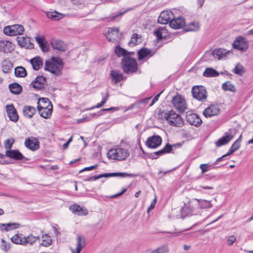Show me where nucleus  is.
<instances>
[{"label":"nucleus","mask_w":253,"mask_h":253,"mask_svg":"<svg viewBox=\"0 0 253 253\" xmlns=\"http://www.w3.org/2000/svg\"><path fill=\"white\" fill-rule=\"evenodd\" d=\"M62 69L63 61L59 58L52 57L51 60L45 61L44 70L50 72L55 76L61 75Z\"/></svg>","instance_id":"f257e3e1"},{"label":"nucleus","mask_w":253,"mask_h":253,"mask_svg":"<svg viewBox=\"0 0 253 253\" xmlns=\"http://www.w3.org/2000/svg\"><path fill=\"white\" fill-rule=\"evenodd\" d=\"M161 115L162 117L167 120L171 126L181 127L184 125V121L181 117L173 110L163 111Z\"/></svg>","instance_id":"f03ea898"},{"label":"nucleus","mask_w":253,"mask_h":253,"mask_svg":"<svg viewBox=\"0 0 253 253\" xmlns=\"http://www.w3.org/2000/svg\"><path fill=\"white\" fill-rule=\"evenodd\" d=\"M121 65L123 71L126 74H132L137 70V63L136 60L130 56H126L123 57Z\"/></svg>","instance_id":"7ed1b4c3"},{"label":"nucleus","mask_w":253,"mask_h":253,"mask_svg":"<svg viewBox=\"0 0 253 253\" xmlns=\"http://www.w3.org/2000/svg\"><path fill=\"white\" fill-rule=\"evenodd\" d=\"M129 155V152L123 148L112 149L109 151L107 156L109 159L123 161L126 160Z\"/></svg>","instance_id":"20e7f679"},{"label":"nucleus","mask_w":253,"mask_h":253,"mask_svg":"<svg viewBox=\"0 0 253 253\" xmlns=\"http://www.w3.org/2000/svg\"><path fill=\"white\" fill-rule=\"evenodd\" d=\"M193 97L201 101H205L207 98V93L205 87L202 85H197L193 87L192 89Z\"/></svg>","instance_id":"39448f33"},{"label":"nucleus","mask_w":253,"mask_h":253,"mask_svg":"<svg viewBox=\"0 0 253 253\" xmlns=\"http://www.w3.org/2000/svg\"><path fill=\"white\" fill-rule=\"evenodd\" d=\"M172 103L173 106L180 112L183 113L187 109L185 99L179 94L173 97Z\"/></svg>","instance_id":"423d86ee"},{"label":"nucleus","mask_w":253,"mask_h":253,"mask_svg":"<svg viewBox=\"0 0 253 253\" xmlns=\"http://www.w3.org/2000/svg\"><path fill=\"white\" fill-rule=\"evenodd\" d=\"M24 31V28L21 25L15 24L7 26L4 28L3 33L8 36L22 35Z\"/></svg>","instance_id":"0eeeda50"},{"label":"nucleus","mask_w":253,"mask_h":253,"mask_svg":"<svg viewBox=\"0 0 253 253\" xmlns=\"http://www.w3.org/2000/svg\"><path fill=\"white\" fill-rule=\"evenodd\" d=\"M232 45L234 48L244 52L249 47V42L246 38L239 36L236 38Z\"/></svg>","instance_id":"6e6552de"},{"label":"nucleus","mask_w":253,"mask_h":253,"mask_svg":"<svg viewBox=\"0 0 253 253\" xmlns=\"http://www.w3.org/2000/svg\"><path fill=\"white\" fill-rule=\"evenodd\" d=\"M47 85L46 78L43 76H38L30 84V87L36 90L45 88Z\"/></svg>","instance_id":"1a4fd4ad"},{"label":"nucleus","mask_w":253,"mask_h":253,"mask_svg":"<svg viewBox=\"0 0 253 253\" xmlns=\"http://www.w3.org/2000/svg\"><path fill=\"white\" fill-rule=\"evenodd\" d=\"M174 18L173 13L169 10L162 11L158 19V21L162 24H169L170 21Z\"/></svg>","instance_id":"9d476101"},{"label":"nucleus","mask_w":253,"mask_h":253,"mask_svg":"<svg viewBox=\"0 0 253 253\" xmlns=\"http://www.w3.org/2000/svg\"><path fill=\"white\" fill-rule=\"evenodd\" d=\"M162 138L159 135H153L148 138L146 142V146L150 148H157L162 144Z\"/></svg>","instance_id":"9b49d317"},{"label":"nucleus","mask_w":253,"mask_h":253,"mask_svg":"<svg viewBox=\"0 0 253 253\" xmlns=\"http://www.w3.org/2000/svg\"><path fill=\"white\" fill-rule=\"evenodd\" d=\"M220 108L217 105L211 104L203 111L205 117H211L217 115L220 112Z\"/></svg>","instance_id":"f8f14e48"},{"label":"nucleus","mask_w":253,"mask_h":253,"mask_svg":"<svg viewBox=\"0 0 253 253\" xmlns=\"http://www.w3.org/2000/svg\"><path fill=\"white\" fill-rule=\"evenodd\" d=\"M175 146V145H171L167 143L163 149L154 153H151L149 157L152 159H156L165 154L171 152L172 151V147Z\"/></svg>","instance_id":"ddd939ff"},{"label":"nucleus","mask_w":253,"mask_h":253,"mask_svg":"<svg viewBox=\"0 0 253 253\" xmlns=\"http://www.w3.org/2000/svg\"><path fill=\"white\" fill-rule=\"evenodd\" d=\"M185 25V19L182 17L174 18L170 21L169 26L172 29H179Z\"/></svg>","instance_id":"4468645a"},{"label":"nucleus","mask_w":253,"mask_h":253,"mask_svg":"<svg viewBox=\"0 0 253 253\" xmlns=\"http://www.w3.org/2000/svg\"><path fill=\"white\" fill-rule=\"evenodd\" d=\"M187 121L193 126H198L202 123V121L200 117L196 114H191L187 112Z\"/></svg>","instance_id":"2eb2a0df"},{"label":"nucleus","mask_w":253,"mask_h":253,"mask_svg":"<svg viewBox=\"0 0 253 253\" xmlns=\"http://www.w3.org/2000/svg\"><path fill=\"white\" fill-rule=\"evenodd\" d=\"M6 110L9 119L13 122H17L19 117L14 106L12 104L7 105Z\"/></svg>","instance_id":"dca6fc26"},{"label":"nucleus","mask_w":253,"mask_h":253,"mask_svg":"<svg viewBox=\"0 0 253 253\" xmlns=\"http://www.w3.org/2000/svg\"><path fill=\"white\" fill-rule=\"evenodd\" d=\"M229 51H227L225 49L219 48L214 49L210 53L214 58H217L218 60L225 59Z\"/></svg>","instance_id":"f3484780"},{"label":"nucleus","mask_w":253,"mask_h":253,"mask_svg":"<svg viewBox=\"0 0 253 253\" xmlns=\"http://www.w3.org/2000/svg\"><path fill=\"white\" fill-rule=\"evenodd\" d=\"M25 145L28 149L35 151L39 148V142L35 138H27L25 141Z\"/></svg>","instance_id":"a211bd4d"},{"label":"nucleus","mask_w":253,"mask_h":253,"mask_svg":"<svg viewBox=\"0 0 253 253\" xmlns=\"http://www.w3.org/2000/svg\"><path fill=\"white\" fill-rule=\"evenodd\" d=\"M69 209L75 214L78 215H85L88 213L86 209L77 205H73L70 206Z\"/></svg>","instance_id":"6ab92c4d"},{"label":"nucleus","mask_w":253,"mask_h":253,"mask_svg":"<svg viewBox=\"0 0 253 253\" xmlns=\"http://www.w3.org/2000/svg\"><path fill=\"white\" fill-rule=\"evenodd\" d=\"M5 156L15 160H21L24 158L22 153L17 150H7Z\"/></svg>","instance_id":"aec40b11"},{"label":"nucleus","mask_w":253,"mask_h":253,"mask_svg":"<svg viewBox=\"0 0 253 253\" xmlns=\"http://www.w3.org/2000/svg\"><path fill=\"white\" fill-rule=\"evenodd\" d=\"M233 135L231 134L226 133L225 135L221 137L216 141L215 144L218 147L226 145L233 138Z\"/></svg>","instance_id":"412c9836"},{"label":"nucleus","mask_w":253,"mask_h":253,"mask_svg":"<svg viewBox=\"0 0 253 253\" xmlns=\"http://www.w3.org/2000/svg\"><path fill=\"white\" fill-rule=\"evenodd\" d=\"M13 50L12 43L8 41H0V51L4 53H9Z\"/></svg>","instance_id":"4be33fe9"},{"label":"nucleus","mask_w":253,"mask_h":253,"mask_svg":"<svg viewBox=\"0 0 253 253\" xmlns=\"http://www.w3.org/2000/svg\"><path fill=\"white\" fill-rule=\"evenodd\" d=\"M85 238L81 236L77 237V244L76 251L71 249L72 253H80L83 248L85 246Z\"/></svg>","instance_id":"5701e85b"},{"label":"nucleus","mask_w":253,"mask_h":253,"mask_svg":"<svg viewBox=\"0 0 253 253\" xmlns=\"http://www.w3.org/2000/svg\"><path fill=\"white\" fill-rule=\"evenodd\" d=\"M154 33L157 39L159 40L166 38L168 35V31L165 26L160 27Z\"/></svg>","instance_id":"b1692460"},{"label":"nucleus","mask_w":253,"mask_h":253,"mask_svg":"<svg viewBox=\"0 0 253 253\" xmlns=\"http://www.w3.org/2000/svg\"><path fill=\"white\" fill-rule=\"evenodd\" d=\"M138 59L141 60L144 58H149L152 56V50L146 48H142L137 52Z\"/></svg>","instance_id":"393cba45"},{"label":"nucleus","mask_w":253,"mask_h":253,"mask_svg":"<svg viewBox=\"0 0 253 253\" xmlns=\"http://www.w3.org/2000/svg\"><path fill=\"white\" fill-rule=\"evenodd\" d=\"M119 32V28L118 27H111L109 28L108 33L106 35V38L110 41H113L116 39V37H118Z\"/></svg>","instance_id":"a878e982"},{"label":"nucleus","mask_w":253,"mask_h":253,"mask_svg":"<svg viewBox=\"0 0 253 253\" xmlns=\"http://www.w3.org/2000/svg\"><path fill=\"white\" fill-rule=\"evenodd\" d=\"M30 63L34 70H38L43 64V60L39 56L35 57L30 60Z\"/></svg>","instance_id":"bb28decb"},{"label":"nucleus","mask_w":253,"mask_h":253,"mask_svg":"<svg viewBox=\"0 0 253 253\" xmlns=\"http://www.w3.org/2000/svg\"><path fill=\"white\" fill-rule=\"evenodd\" d=\"M200 25L198 22L193 21L187 25H185L184 27V31L186 32H195L200 29Z\"/></svg>","instance_id":"cd10ccee"},{"label":"nucleus","mask_w":253,"mask_h":253,"mask_svg":"<svg viewBox=\"0 0 253 253\" xmlns=\"http://www.w3.org/2000/svg\"><path fill=\"white\" fill-rule=\"evenodd\" d=\"M37 109H41L48 107L52 108V105L50 100L47 98H41L38 102Z\"/></svg>","instance_id":"c85d7f7f"},{"label":"nucleus","mask_w":253,"mask_h":253,"mask_svg":"<svg viewBox=\"0 0 253 253\" xmlns=\"http://www.w3.org/2000/svg\"><path fill=\"white\" fill-rule=\"evenodd\" d=\"M23 112L25 117L30 119L36 113V110L33 106H25L23 109Z\"/></svg>","instance_id":"c756f323"},{"label":"nucleus","mask_w":253,"mask_h":253,"mask_svg":"<svg viewBox=\"0 0 253 253\" xmlns=\"http://www.w3.org/2000/svg\"><path fill=\"white\" fill-rule=\"evenodd\" d=\"M35 40L43 52H46L48 50V47L46 44V41L44 37L37 36L35 37Z\"/></svg>","instance_id":"7c9ffc66"},{"label":"nucleus","mask_w":253,"mask_h":253,"mask_svg":"<svg viewBox=\"0 0 253 253\" xmlns=\"http://www.w3.org/2000/svg\"><path fill=\"white\" fill-rule=\"evenodd\" d=\"M38 110L42 117L44 119H48L51 115L52 108L50 106L47 108H42L41 109H38Z\"/></svg>","instance_id":"2f4dec72"},{"label":"nucleus","mask_w":253,"mask_h":253,"mask_svg":"<svg viewBox=\"0 0 253 253\" xmlns=\"http://www.w3.org/2000/svg\"><path fill=\"white\" fill-rule=\"evenodd\" d=\"M19 224L17 223H8L5 224H1L0 227L1 230L8 231L17 229L19 227Z\"/></svg>","instance_id":"473e14b6"},{"label":"nucleus","mask_w":253,"mask_h":253,"mask_svg":"<svg viewBox=\"0 0 253 253\" xmlns=\"http://www.w3.org/2000/svg\"><path fill=\"white\" fill-rule=\"evenodd\" d=\"M194 200L197 201L198 205L201 209H211L212 207V205L210 201L198 199H195Z\"/></svg>","instance_id":"72a5a7b5"},{"label":"nucleus","mask_w":253,"mask_h":253,"mask_svg":"<svg viewBox=\"0 0 253 253\" xmlns=\"http://www.w3.org/2000/svg\"><path fill=\"white\" fill-rule=\"evenodd\" d=\"M115 52L117 56H123V57H124L126 56H129V55L133 53V52H129L126 50L122 48L119 45H117L116 46Z\"/></svg>","instance_id":"f704fd0d"},{"label":"nucleus","mask_w":253,"mask_h":253,"mask_svg":"<svg viewBox=\"0 0 253 253\" xmlns=\"http://www.w3.org/2000/svg\"><path fill=\"white\" fill-rule=\"evenodd\" d=\"M9 88L10 92L14 94H19L21 93L22 88L18 83H12L9 85Z\"/></svg>","instance_id":"c9c22d12"},{"label":"nucleus","mask_w":253,"mask_h":253,"mask_svg":"<svg viewBox=\"0 0 253 253\" xmlns=\"http://www.w3.org/2000/svg\"><path fill=\"white\" fill-rule=\"evenodd\" d=\"M46 16L53 20H59L64 17V15L57 11L47 12L46 13Z\"/></svg>","instance_id":"e433bc0d"},{"label":"nucleus","mask_w":253,"mask_h":253,"mask_svg":"<svg viewBox=\"0 0 253 253\" xmlns=\"http://www.w3.org/2000/svg\"><path fill=\"white\" fill-rule=\"evenodd\" d=\"M40 238L39 236H34L32 234H30L27 237H24L23 240V245L27 244L33 245L37 240Z\"/></svg>","instance_id":"4c0bfd02"},{"label":"nucleus","mask_w":253,"mask_h":253,"mask_svg":"<svg viewBox=\"0 0 253 253\" xmlns=\"http://www.w3.org/2000/svg\"><path fill=\"white\" fill-rule=\"evenodd\" d=\"M110 76L115 84H117L119 82L123 80V78L122 74L116 70L111 71Z\"/></svg>","instance_id":"58836bf2"},{"label":"nucleus","mask_w":253,"mask_h":253,"mask_svg":"<svg viewBox=\"0 0 253 253\" xmlns=\"http://www.w3.org/2000/svg\"><path fill=\"white\" fill-rule=\"evenodd\" d=\"M219 73L211 68H206L203 73V76L206 77H215L219 76Z\"/></svg>","instance_id":"ea45409f"},{"label":"nucleus","mask_w":253,"mask_h":253,"mask_svg":"<svg viewBox=\"0 0 253 253\" xmlns=\"http://www.w3.org/2000/svg\"><path fill=\"white\" fill-rule=\"evenodd\" d=\"M181 213L182 214L187 216L194 214L195 213L194 208L190 205L185 206L182 208Z\"/></svg>","instance_id":"a19ab883"},{"label":"nucleus","mask_w":253,"mask_h":253,"mask_svg":"<svg viewBox=\"0 0 253 253\" xmlns=\"http://www.w3.org/2000/svg\"><path fill=\"white\" fill-rule=\"evenodd\" d=\"M51 45L55 49L59 51H64L65 50L63 42L61 41L53 40L51 42Z\"/></svg>","instance_id":"79ce46f5"},{"label":"nucleus","mask_w":253,"mask_h":253,"mask_svg":"<svg viewBox=\"0 0 253 253\" xmlns=\"http://www.w3.org/2000/svg\"><path fill=\"white\" fill-rule=\"evenodd\" d=\"M12 63L10 61L3 60L1 64L2 71L5 73H8L12 67Z\"/></svg>","instance_id":"37998d69"},{"label":"nucleus","mask_w":253,"mask_h":253,"mask_svg":"<svg viewBox=\"0 0 253 253\" xmlns=\"http://www.w3.org/2000/svg\"><path fill=\"white\" fill-rule=\"evenodd\" d=\"M15 75L17 77L23 78L27 75V72L24 67L19 66L15 69Z\"/></svg>","instance_id":"c03bdc74"},{"label":"nucleus","mask_w":253,"mask_h":253,"mask_svg":"<svg viewBox=\"0 0 253 253\" xmlns=\"http://www.w3.org/2000/svg\"><path fill=\"white\" fill-rule=\"evenodd\" d=\"M168 252V249L167 246L166 245H162L157 249L151 250H147V253H166Z\"/></svg>","instance_id":"a18cd8bd"},{"label":"nucleus","mask_w":253,"mask_h":253,"mask_svg":"<svg viewBox=\"0 0 253 253\" xmlns=\"http://www.w3.org/2000/svg\"><path fill=\"white\" fill-rule=\"evenodd\" d=\"M222 88L225 91H230L233 92L236 91L234 85L229 81L223 83L222 85Z\"/></svg>","instance_id":"49530a36"},{"label":"nucleus","mask_w":253,"mask_h":253,"mask_svg":"<svg viewBox=\"0 0 253 253\" xmlns=\"http://www.w3.org/2000/svg\"><path fill=\"white\" fill-rule=\"evenodd\" d=\"M42 242L41 243V245L44 247L49 246L52 243V240L50 239V236L47 234H45L42 236Z\"/></svg>","instance_id":"de8ad7c7"},{"label":"nucleus","mask_w":253,"mask_h":253,"mask_svg":"<svg viewBox=\"0 0 253 253\" xmlns=\"http://www.w3.org/2000/svg\"><path fill=\"white\" fill-rule=\"evenodd\" d=\"M24 237L22 234L14 235L11 239V241L16 244H20L23 245V240Z\"/></svg>","instance_id":"09e8293b"},{"label":"nucleus","mask_w":253,"mask_h":253,"mask_svg":"<svg viewBox=\"0 0 253 253\" xmlns=\"http://www.w3.org/2000/svg\"><path fill=\"white\" fill-rule=\"evenodd\" d=\"M233 72L237 75L242 76L245 72L244 68L240 63H237Z\"/></svg>","instance_id":"8fccbe9b"},{"label":"nucleus","mask_w":253,"mask_h":253,"mask_svg":"<svg viewBox=\"0 0 253 253\" xmlns=\"http://www.w3.org/2000/svg\"><path fill=\"white\" fill-rule=\"evenodd\" d=\"M17 42H18V44L21 46V47H26L27 45V43L28 42L30 41V39L29 38H20L18 37L17 38Z\"/></svg>","instance_id":"3c124183"},{"label":"nucleus","mask_w":253,"mask_h":253,"mask_svg":"<svg viewBox=\"0 0 253 253\" xmlns=\"http://www.w3.org/2000/svg\"><path fill=\"white\" fill-rule=\"evenodd\" d=\"M140 38L141 37L139 36V35L138 34H133L131 37V41L129 42V45H136L137 44V39H140Z\"/></svg>","instance_id":"603ef678"},{"label":"nucleus","mask_w":253,"mask_h":253,"mask_svg":"<svg viewBox=\"0 0 253 253\" xmlns=\"http://www.w3.org/2000/svg\"><path fill=\"white\" fill-rule=\"evenodd\" d=\"M211 167V166L208 164H202L200 165V168L201 169L202 173L208 171L210 169Z\"/></svg>","instance_id":"864d4df0"},{"label":"nucleus","mask_w":253,"mask_h":253,"mask_svg":"<svg viewBox=\"0 0 253 253\" xmlns=\"http://www.w3.org/2000/svg\"><path fill=\"white\" fill-rule=\"evenodd\" d=\"M132 176V174L127 173L126 172H114V176H120L122 177H131Z\"/></svg>","instance_id":"5fc2aeb1"},{"label":"nucleus","mask_w":253,"mask_h":253,"mask_svg":"<svg viewBox=\"0 0 253 253\" xmlns=\"http://www.w3.org/2000/svg\"><path fill=\"white\" fill-rule=\"evenodd\" d=\"M234 152H235L234 150H233L231 148H230L228 153H227L226 154L223 155L222 156H221V157L218 158L216 160V161L215 162V164L217 163L218 162L221 161L224 158H225V157H227V156L232 154Z\"/></svg>","instance_id":"6e6d98bb"},{"label":"nucleus","mask_w":253,"mask_h":253,"mask_svg":"<svg viewBox=\"0 0 253 253\" xmlns=\"http://www.w3.org/2000/svg\"><path fill=\"white\" fill-rule=\"evenodd\" d=\"M14 143V140L12 139L11 140L9 139H6L4 142V147L6 149H11L12 144Z\"/></svg>","instance_id":"4d7b16f0"},{"label":"nucleus","mask_w":253,"mask_h":253,"mask_svg":"<svg viewBox=\"0 0 253 253\" xmlns=\"http://www.w3.org/2000/svg\"><path fill=\"white\" fill-rule=\"evenodd\" d=\"M98 179L102 178V177H112L114 176V172L113 173H102L101 174L98 175Z\"/></svg>","instance_id":"13d9d810"},{"label":"nucleus","mask_w":253,"mask_h":253,"mask_svg":"<svg viewBox=\"0 0 253 253\" xmlns=\"http://www.w3.org/2000/svg\"><path fill=\"white\" fill-rule=\"evenodd\" d=\"M240 147L239 141H236L231 146V148L235 152Z\"/></svg>","instance_id":"bf43d9fd"},{"label":"nucleus","mask_w":253,"mask_h":253,"mask_svg":"<svg viewBox=\"0 0 253 253\" xmlns=\"http://www.w3.org/2000/svg\"><path fill=\"white\" fill-rule=\"evenodd\" d=\"M236 240V238L234 235L230 236L228 239V244L229 246L233 245V244L235 242Z\"/></svg>","instance_id":"052dcab7"},{"label":"nucleus","mask_w":253,"mask_h":253,"mask_svg":"<svg viewBox=\"0 0 253 253\" xmlns=\"http://www.w3.org/2000/svg\"><path fill=\"white\" fill-rule=\"evenodd\" d=\"M97 165H95L92 166H90V167H86V168H84V169H81V170H80L79 173H81L83 171H85V170H92V169H95L96 168H97Z\"/></svg>","instance_id":"680f3d73"},{"label":"nucleus","mask_w":253,"mask_h":253,"mask_svg":"<svg viewBox=\"0 0 253 253\" xmlns=\"http://www.w3.org/2000/svg\"><path fill=\"white\" fill-rule=\"evenodd\" d=\"M98 179V176H92L84 179V181H93Z\"/></svg>","instance_id":"e2e57ef3"},{"label":"nucleus","mask_w":253,"mask_h":253,"mask_svg":"<svg viewBox=\"0 0 253 253\" xmlns=\"http://www.w3.org/2000/svg\"><path fill=\"white\" fill-rule=\"evenodd\" d=\"M156 203V197H155V199L151 202V204L149 207L147 209V211L149 212L150 211L152 210L154 207Z\"/></svg>","instance_id":"0e129e2a"},{"label":"nucleus","mask_w":253,"mask_h":253,"mask_svg":"<svg viewBox=\"0 0 253 253\" xmlns=\"http://www.w3.org/2000/svg\"><path fill=\"white\" fill-rule=\"evenodd\" d=\"M126 191V188H124L121 192L111 196L110 197V198H116L123 195Z\"/></svg>","instance_id":"69168bd1"},{"label":"nucleus","mask_w":253,"mask_h":253,"mask_svg":"<svg viewBox=\"0 0 253 253\" xmlns=\"http://www.w3.org/2000/svg\"><path fill=\"white\" fill-rule=\"evenodd\" d=\"M125 12H119L118 14L115 15H113L111 17V21H114L115 20V19H116L118 17H120L121 16H122L123 15V14Z\"/></svg>","instance_id":"338daca9"},{"label":"nucleus","mask_w":253,"mask_h":253,"mask_svg":"<svg viewBox=\"0 0 253 253\" xmlns=\"http://www.w3.org/2000/svg\"><path fill=\"white\" fill-rule=\"evenodd\" d=\"M10 245L8 244L5 243V244L2 246V250L5 251V252H7L10 249Z\"/></svg>","instance_id":"774afa93"}]
</instances>
